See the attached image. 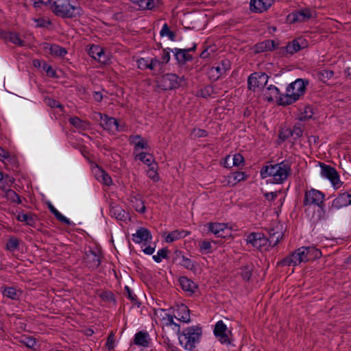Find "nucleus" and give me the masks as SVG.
Here are the masks:
<instances>
[{"instance_id": "obj_52", "label": "nucleus", "mask_w": 351, "mask_h": 351, "mask_svg": "<svg viewBox=\"0 0 351 351\" xmlns=\"http://www.w3.org/2000/svg\"><path fill=\"white\" fill-rule=\"evenodd\" d=\"M199 251L202 254H208L212 251L211 243L207 240L202 241L199 244Z\"/></svg>"}, {"instance_id": "obj_29", "label": "nucleus", "mask_w": 351, "mask_h": 351, "mask_svg": "<svg viewBox=\"0 0 351 351\" xmlns=\"http://www.w3.org/2000/svg\"><path fill=\"white\" fill-rule=\"evenodd\" d=\"M149 340V335L147 332L139 331L134 335V343L138 346L147 347Z\"/></svg>"}, {"instance_id": "obj_53", "label": "nucleus", "mask_w": 351, "mask_h": 351, "mask_svg": "<svg viewBox=\"0 0 351 351\" xmlns=\"http://www.w3.org/2000/svg\"><path fill=\"white\" fill-rule=\"evenodd\" d=\"M160 34L162 36H165V35L167 36L171 40H175L176 34L173 32H172L169 29V27L167 23H165L163 25Z\"/></svg>"}, {"instance_id": "obj_12", "label": "nucleus", "mask_w": 351, "mask_h": 351, "mask_svg": "<svg viewBox=\"0 0 351 351\" xmlns=\"http://www.w3.org/2000/svg\"><path fill=\"white\" fill-rule=\"evenodd\" d=\"M305 46L306 40L303 38L299 37L289 42L285 47H282L280 53L283 56H286L287 54L293 55L299 51L301 49L304 48Z\"/></svg>"}, {"instance_id": "obj_62", "label": "nucleus", "mask_w": 351, "mask_h": 351, "mask_svg": "<svg viewBox=\"0 0 351 351\" xmlns=\"http://www.w3.org/2000/svg\"><path fill=\"white\" fill-rule=\"evenodd\" d=\"M232 161L233 166L239 167L241 165L244 163V158L241 154H236L233 156Z\"/></svg>"}, {"instance_id": "obj_25", "label": "nucleus", "mask_w": 351, "mask_h": 351, "mask_svg": "<svg viewBox=\"0 0 351 351\" xmlns=\"http://www.w3.org/2000/svg\"><path fill=\"white\" fill-rule=\"evenodd\" d=\"M173 316L175 318L184 323H188L191 321L189 309L184 304L178 306L174 311Z\"/></svg>"}, {"instance_id": "obj_6", "label": "nucleus", "mask_w": 351, "mask_h": 351, "mask_svg": "<svg viewBox=\"0 0 351 351\" xmlns=\"http://www.w3.org/2000/svg\"><path fill=\"white\" fill-rule=\"evenodd\" d=\"M319 166L321 167V176L328 179L335 189H339L343 182L340 180L339 173L335 168L323 162H319Z\"/></svg>"}, {"instance_id": "obj_39", "label": "nucleus", "mask_w": 351, "mask_h": 351, "mask_svg": "<svg viewBox=\"0 0 351 351\" xmlns=\"http://www.w3.org/2000/svg\"><path fill=\"white\" fill-rule=\"evenodd\" d=\"M16 219L21 222H25L27 225L32 227H34L36 224L35 216L32 214L19 213L16 216Z\"/></svg>"}, {"instance_id": "obj_9", "label": "nucleus", "mask_w": 351, "mask_h": 351, "mask_svg": "<svg viewBox=\"0 0 351 351\" xmlns=\"http://www.w3.org/2000/svg\"><path fill=\"white\" fill-rule=\"evenodd\" d=\"M158 86L164 90L178 88L180 85V78L174 73H167L162 75L158 80Z\"/></svg>"}, {"instance_id": "obj_40", "label": "nucleus", "mask_w": 351, "mask_h": 351, "mask_svg": "<svg viewBox=\"0 0 351 351\" xmlns=\"http://www.w3.org/2000/svg\"><path fill=\"white\" fill-rule=\"evenodd\" d=\"M69 121L75 128L82 130H86L90 127V124L88 121H83L77 117L69 118Z\"/></svg>"}, {"instance_id": "obj_7", "label": "nucleus", "mask_w": 351, "mask_h": 351, "mask_svg": "<svg viewBox=\"0 0 351 351\" xmlns=\"http://www.w3.org/2000/svg\"><path fill=\"white\" fill-rule=\"evenodd\" d=\"M269 76L262 72H254L250 74L247 78V88L252 91H257L267 84Z\"/></svg>"}, {"instance_id": "obj_59", "label": "nucleus", "mask_w": 351, "mask_h": 351, "mask_svg": "<svg viewBox=\"0 0 351 351\" xmlns=\"http://www.w3.org/2000/svg\"><path fill=\"white\" fill-rule=\"evenodd\" d=\"M115 335L113 332H111L108 337L107 342H106V347L108 350H112L114 348L115 344Z\"/></svg>"}, {"instance_id": "obj_43", "label": "nucleus", "mask_w": 351, "mask_h": 351, "mask_svg": "<svg viewBox=\"0 0 351 351\" xmlns=\"http://www.w3.org/2000/svg\"><path fill=\"white\" fill-rule=\"evenodd\" d=\"M6 38L12 43L21 47L24 46L25 43V41L21 38L19 34L16 32H8Z\"/></svg>"}, {"instance_id": "obj_23", "label": "nucleus", "mask_w": 351, "mask_h": 351, "mask_svg": "<svg viewBox=\"0 0 351 351\" xmlns=\"http://www.w3.org/2000/svg\"><path fill=\"white\" fill-rule=\"evenodd\" d=\"M88 53L90 57L101 63L107 61L104 49L99 45H92Z\"/></svg>"}, {"instance_id": "obj_28", "label": "nucleus", "mask_w": 351, "mask_h": 351, "mask_svg": "<svg viewBox=\"0 0 351 351\" xmlns=\"http://www.w3.org/2000/svg\"><path fill=\"white\" fill-rule=\"evenodd\" d=\"M208 230L218 237H224L223 232L227 229L228 226L224 223L210 222L207 223Z\"/></svg>"}, {"instance_id": "obj_11", "label": "nucleus", "mask_w": 351, "mask_h": 351, "mask_svg": "<svg viewBox=\"0 0 351 351\" xmlns=\"http://www.w3.org/2000/svg\"><path fill=\"white\" fill-rule=\"evenodd\" d=\"M246 242L259 250L267 249L268 240L264 234L261 232H252L246 238Z\"/></svg>"}, {"instance_id": "obj_2", "label": "nucleus", "mask_w": 351, "mask_h": 351, "mask_svg": "<svg viewBox=\"0 0 351 351\" xmlns=\"http://www.w3.org/2000/svg\"><path fill=\"white\" fill-rule=\"evenodd\" d=\"M308 84L307 80L297 79L289 84L286 93L281 96L279 100L280 106H287L295 102L306 90V86Z\"/></svg>"}, {"instance_id": "obj_26", "label": "nucleus", "mask_w": 351, "mask_h": 351, "mask_svg": "<svg viewBox=\"0 0 351 351\" xmlns=\"http://www.w3.org/2000/svg\"><path fill=\"white\" fill-rule=\"evenodd\" d=\"M231 64L228 60H221L217 65L213 66L210 72H216V75H213L216 79H219L222 75L225 74L227 71L230 69Z\"/></svg>"}, {"instance_id": "obj_61", "label": "nucleus", "mask_w": 351, "mask_h": 351, "mask_svg": "<svg viewBox=\"0 0 351 351\" xmlns=\"http://www.w3.org/2000/svg\"><path fill=\"white\" fill-rule=\"evenodd\" d=\"M53 0H31L34 8H40L43 5H50Z\"/></svg>"}, {"instance_id": "obj_47", "label": "nucleus", "mask_w": 351, "mask_h": 351, "mask_svg": "<svg viewBox=\"0 0 351 351\" xmlns=\"http://www.w3.org/2000/svg\"><path fill=\"white\" fill-rule=\"evenodd\" d=\"M213 94H215V91L214 89V87L212 86H206L201 88L199 90L197 91V96L207 98L208 97H210Z\"/></svg>"}, {"instance_id": "obj_63", "label": "nucleus", "mask_w": 351, "mask_h": 351, "mask_svg": "<svg viewBox=\"0 0 351 351\" xmlns=\"http://www.w3.org/2000/svg\"><path fill=\"white\" fill-rule=\"evenodd\" d=\"M192 134L195 138H203L206 137L208 133L207 131L202 129H194L192 132Z\"/></svg>"}, {"instance_id": "obj_45", "label": "nucleus", "mask_w": 351, "mask_h": 351, "mask_svg": "<svg viewBox=\"0 0 351 351\" xmlns=\"http://www.w3.org/2000/svg\"><path fill=\"white\" fill-rule=\"evenodd\" d=\"M157 169L158 164L154 163V165L148 167V169L147 170V176L155 182L160 180Z\"/></svg>"}, {"instance_id": "obj_50", "label": "nucleus", "mask_w": 351, "mask_h": 351, "mask_svg": "<svg viewBox=\"0 0 351 351\" xmlns=\"http://www.w3.org/2000/svg\"><path fill=\"white\" fill-rule=\"evenodd\" d=\"M20 342L29 348H33L36 343V339L34 337L27 335L22 336Z\"/></svg>"}, {"instance_id": "obj_31", "label": "nucleus", "mask_w": 351, "mask_h": 351, "mask_svg": "<svg viewBox=\"0 0 351 351\" xmlns=\"http://www.w3.org/2000/svg\"><path fill=\"white\" fill-rule=\"evenodd\" d=\"M304 247V254H305V259H306V262L310 261H313L317 258H319L322 256V252L320 250L316 248L315 246H308Z\"/></svg>"}, {"instance_id": "obj_13", "label": "nucleus", "mask_w": 351, "mask_h": 351, "mask_svg": "<svg viewBox=\"0 0 351 351\" xmlns=\"http://www.w3.org/2000/svg\"><path fill=\"white\" fill-rule=\"evenodd\" d=\"M351 205V191L341 192L335 197L330 206V210H339Z\"/></svg>"}, {"instance_id": "obj_18", "label": "nucleus", "mask_w": 351, "mask_h": 351, "mask_svg": "<svg viewBox=\"0 0 351 351\" xmlns=\"http://www.w3.org/2000/svg\"><path fill=\"white\" fill-rule=\"evenodd\" d=\"M99 116L100 117V125L104 130L110 132L119 131V123L116 119L101 113L99 114Z\"/></svg>"}, {"instance_id": "obj_30", "label": "nucleus", "mask_w": 351, "mask_h": 351, "mask_svg": "<svg viewBox=\"0 0 351 351\" xmlns=\"http://www.w3.org/2000/svg\"><path fill=\"white\" fill-rule=\"evenodd\" d=\"M179 282L182 289L184 291L188 292L190 295L194 293L195 289L197 288L195 283L187 277H180L179 278Z\"/></svg>"}, {"instance_id": "obj_64", "label": "nucleus", "mask_w": 351, "mask_h": 351, "mask_svg": "<svg viewBox=\"0 0 351 351\" xmlns=\"http://www.w3.org/2000/svg\"><path fill=\"white\" fill-rule=\"evenodd\" d=\"M34 22L36 23V27H45L48 25L51 24L50 21H46L43 18H39V19H34Z\"/></svg>"}, {"instance_id": "obj_4", "label": "nucleus", "mask_w": 351, "mask_h": 351, "mask_svg": "<svg viewBox=\"0 0 351 351\" xmlns=\"http://www.w3.org/2000/svg\"><path fill=\"white\" fill-rule=\"evenodd\" d=\"M202 335V329L200 326L187 327L179 335L180 343L185 350L192 351L199 342Z\"/></svg>"}, {"instance_id": "obj_48", "label": "nucleus", "mask_w": 351, "mask_h": 351, "mask_svg": "<svg viewBox=\"0 0 351 351\" xmlns=\"http://www.w3.org/2000/svg\"><path fill=\"white\" fill-rule=\"evenodd\" d=\"M253 268L252 265H246L241 267V275L243 280L249 281L252 275Z\"/></svg>"}, {"instance_id": "obj_14", "label": "nucleus", "mask_w": 351, "mask_h": 351, "mask_svg": "<svg viewBox=\"0 0 351 351\" xmlns=\"http://www.w3.org/2000/svg\"><path fill=\"white\" fill-rule=\"evenodd\" d=\"M313 16L312 11L308 8H302L291 12L288 18L291 23L306 22Z\"/></svg>"}, {"instance_id": "obj_5", "label": "nucleus", "mask_w": 351, "mask_h": 351, "mask_svg": "<svg viewBox=\"0 0 351 351\" xmlns=\"http://www.w3.org/2000/svg\"><path fill=\"white\" fill-rule=\"evenodd\" d=\"M324 199L325 195L324 193L315 189H311L310 190H306L304 193L303 205L304 206H317L323 209L324 207Z\"/></svg>"}, {"instance_id": "obj_19", "label": "nucleus", "mask_w": 351, "mask_h": 351, "mask_svg": "<svg viewBox=\"0 0 351 351\" xmlns=\"http://www.w3.org/2000/svg\"><path fill=\"white\" fill-rule=\"evenodd\" d=\"M132 241L136 243H143V245H146L147 242L152 239V236L150 231L145 228H139L136 233L132 235Z\"/></svg>"}, {"instance_id": "obj_35", "label": "nucleus", "mask_w": 351, "mask_h": 351, "mask_svg": "<svg viewBox=\"0 0 351 351\" xmlns=\"http://www.w3.org/2000/svg\"><path fill=\"white\" fill-rule=\"evenodd\" d=\"M282 238V233L281 232L276 231L274 229H271L269 231V237H267L268 240L269 246L274 247L276 246L280 239Z\"/></svg>"}, {"instance_id": "obj_10", "label": "nucleus", "mask_w": 351, "mask_h": 351, "mask_svg": "<svg viewBox=\"0 0 351 351\" xmlns=\"http://www.w3.org/2000/svg\"><path fill=\"white\" fill-rule=\"evenodd\" d=\"M214 335L221 344L229 345L231 341L228 337V334H231V331L228 330L226 325L223 321H218L213 330Z\"/></svg>"}, {"instance_id": "obj_32", "label": "nucleus", "mask_w": 351, "mask_h": 351, "mask_svg": "<svg viewBox=\"0 0 351 351\" xmlns=\"http://www.w3.org/2000/svg\"><path fill=\"white\" fill-rule=\"evenodd\" d=\"M3 290L2 293L3 296H5L11 300H19L22 295V291L20 289H17L14 287H3Z\"/></svg>"}, {"instance_id": "obj_54", "label": "nucleus", "mask_w": 351, "mask_h": 351, "mask_svg": "<svg viewBox=\"0 0 351 351\" xmlns=\"http://www.w3.org/2000/svg\"><path fill=\"white\" fill-rule=\"evenodd\" d=\"M19 239L16 237H11L6 244V249L10 252H12L17 250L19 248Z\"/></svg>"}, {"instance_id": "obj_8", "label": "nucleus", "mask_w": 351, "mask_h": 351, "mask_svg": "<svg viewBox=\"0 0 351 351\" xmlns=\"http://www.w3.org/2000/svg\"><path fill=\"white\" fill-rule=\"evenodd\" d=\"M304 247H300L291 253L290 256L284 258L278 262L281 266H293L295 267L301 263H306Z\"/></svg>"}, {"instance_id": "obj_1", "label": "nucleus", "mask_w": 351, "mask_h": 351, "mask_svg": "<svg viewBox=\"0 0 351 351\" xmlns=\"http://www.w3.org/2000/svg\"><path fill=\"white\" fill-rule=\"evenodd\" d=\"M291 173V162L287 160L275 165H264L260 170V176L263 179L271 177V182L277 184L284 183Z\"/></svg>"}, {"instance_id": "obj_44", "label": "nucleus", "mask_w": 351, "mask_h": 351, "mask_svg": "<svg viewBox=\"0 0 351 351\" xmlns=\"http://www.w3.org/2000/svg\"><path fill=\"white\" fill-rule=\"evenodd\" d=\"M160 321L163 326H170L173 324V315L168 313L165 310L161 309L160 311Z\"/></svg>"}, {"instance_id": "obj_58", "label": "nucleus", "mask_w": 351, "mask_h": 351, "mask_svg": "<svg viewBox=\"0 0 351 351\" xmlns=\"http://www.w3.org/2000/svg\"><path fill=\"white\" fill-rule=\"evenodd\" d=\"M172 49H171L170 48H167V49H165L162 51V54H161V58H162V61H160L162 63V66H164V64L168 63L170 60V52L171 51Z\"/></svg>"}, {"instance_id": "obj_57", "label": "nucleus", "mask_w": 351, "mask_h": 351, "mask_svg": "<svg viewBox=\"0 0 351 351\" xmlns=\"http://www.w3.org/2000/svg\"><path fill=\"white\" fill-rule=\"evenodd\" d=\"M42 69L46 72L47 76L50 77H57L56 71L51 66L49 65L45 61H43Z\"/></svg>"}, {"instance_id": "obj_51", "label": "nucleus", "mask_w": 351, "mask_h": 351, "mask_svg": "<svg viewBox=\"0 0 351 351\" xmlns=\"http://www.w3.org/2000/svg\"><path fill=\"white\" fill-rule=\"evenodd\" d=\"M50 212L56 217V218L60 222L66 225H71V221L62 215L55 207L50 210Z\"/></svg>"}, {"instance_id": "obj_33", "label": "nucleus", "mask_w": 351, "mask_h": 351, "mask_svg": "<svg viewBox=\"0 0 351 351\" xmlns=\"http://www.w3.org/2000/svg\"><path fill=\"white\" fill-rule=\"evenodd\" d=\"M267 101H273L274 99H276L278 104H279V100L281 96L284 94H281L280 93V90L274 85H269L266 90L265 93Z\"/></svg>"}, {"instance_id": "obj_41", "label": "nucleus", "mask_w": 351, "mask_h": 351, "mask_svg": "<svg viewBox=\"0 0 351 351\" xmlns=\"http://www.w3.org/2000/svg\"><path fill=\"white\" fill-rule=\"evenodd\" d=\"M131 202L133 204V207L137 212L140 213H144L145 212L146 208L145 203L140 196L132 197Z\"/></svg>"}, {"instance_id": "obj_56", "label": "nucleus", "mask_w": 351, "mask_h": 351, "mask_svg": "<svg viewBox=\"0 0 351 351\" xmlns=\"http://www.w3.org/2000/svg\"><path fill=\"white\" fill-rule=\"evenodd\" d=\"M45 104L51 108H58L61 110H63V106L62 104H60V103L58 101H57L53 98L46 97L45 99Z\"/></svg>"}, {"instance_id": "obj_16", "label": "nucleus", "mask_w": 351, "mask_h": 351, "mask_svg": "<svg viewBox=\"0 0 351 351\" xmlns=\"http://www.w3.org/2000/svg\"><path fill=\"white\" fill-rule=\"evenodd\" d=\"M274 3V0H250V10L254 13H262L267 11Z\"/></svg>"}, {"instance_id": "obj_22", "label": "nucleus", "mask_w": 351, "mask_h": 351, "mask_svg": "<svg viewBox=\"0 0 351 351\" xmlns=\"http://www.w3.org/2000/svg\"><path fill=\"white\" fill-rule=\"evenodd\" d=\"M278 42H276L274 40H265L256 44L255 51L256 53H263L265 51H273L278 48Z\"/></svg>"}, {"instance_id": "obj_24", "label": "nucleus", "mask_w": 351, "mask_h": 351, "mask_svg": "<svg viewBox=\"0 0 351 351\" xmlns=\"http://www.w3.org/2000/svg\"><path fill=\"white\" fill-rule=\"evenodd\" d=\"M175 261L180 259L179 264L184 268L189 270H194L195 269V263L190 258L186 257L182 251L176 250L174 252Z\"/></svg>"}, {"instance_id": "obj_37", "label": "nucleus", "mask_w": 351, "mask_h": 351, "mask_svg": "<svg viewBox=\"0 0 351 351\" xmlns=\"http://www.w3.org/2000/svg\"><path fill=\"white\" fill-rule=\"evenodd\" d=\"M138 5L142 10H151L156 7L155 0H129Z\"/></svg>"}, {"instance_id": "obj_36", "label": "nucleus", "mask_w": 351, "mask_h": 351, "mask_svg": "<svg viewBox=\"0 0 351 351\" xmlns=\"http://www.w3.org/2000/svg\"><path fill=\"white\" fill-rule=\"evenodd\" d=\"M96 178L106 186H110L112 184V180L110 176L101 168L98 167L96 170Z\"/></svg>"}, {"instance_id": "obj_17", "label": "nucleus", "mask_w": 351, "mask_h": 351, "mask_svg": "<svg viewBox=\"0 0 351 351\" xmlns=\"http://www.w3.org/2000/svg\"><path fill=\"white\" fill-rule=\"evenodd\" d=\"M196 49V44H193V46L189 49H178L175 48L173 50H171V52L173 53L175 58L180 64H184L188 61H190L193 59L192 56L189 55L188 53L190 51H195Z\"/></svg>"}, {"instance_id": "obj_60", "label": "nucleus", "mask_w": 351, "mask_h": 351, "mask_svg": "<svg viewBox=\"0 0 351 351\" xmlns=\"http://www.w3.org/2000/svg\"><path fill=\"white\" fill-rule=\"evenodd\" d=\"M232 178L236 182L245 180L247 178L245 172L243 171H236L232 173Z\"/></svg>"}, {"instance_id": "obj_46", "label": "nucleus", "mask_w": 351, "mask_h": 351, "mask_svg": "<svg viewBox=\"0 0 351 351\" xmlns=\"http://www.w3.org/2000/svg\"><path fill=\"white\" fill-rule=\"evenodd\" d=\"M5 197L12 202L21 204L20 196L12 189L5 190Z\"/></svg>"}, {"instance_id": "obj_15", "label": "nucleus", "mask_w": 351, "mask_h": 351, "mask_svg": "<svg viewBox=\"0 0 351 351\" xmlns=\"http://www.w3.org/2000/svg\"><path fill=\"white\" fill-rule=\"evenodd\" d=\"M84 259L86 266L93 270L98 268L101 263L100 255L90 249L85 252Z\"/></svg>"}, {"instance_id": "obj_42", "label": "nucleus", "mask_w": 351, "mask_h": 351, "mask_svg": "<svg viewBox=\"0 0 351 351\" xmlns=\"http://www.w3.org/2000/svg\"><path fill=\"white\" fill-rule=\"evenodd\" d=\"M49 53L52 56L63 58L67 53V51L58 45H51Z\"/></svg>"}, {"instance_id": "obj_3", "label": "nucleus", "mask_w": 351, "mask_h": 351, "mask_svg": "<svg viewBox=\"0 0 351 351\" xmlns=\"http://www.w3.org/2000/svg\"><path fill=\"white\" fill-rule=\"evenodd\" d=\"M52 12L63 19H73L82 14V8L71 3L70 0H56L51 4Z\"/></svg>"}, {"instance_id": "obj_38", "label": "nucleus", "mask_w": 351, "mask_h": 351, "mask_svg": "<svg viewBox=\"0 0 351 351\" xmlns=\"http://www.w3.org/2000/svg\"><path fill=\"white\" fill-rule=\"evenodd\" d=\"M134 158L135 160H139L144 164L147 165L148 167L155 163L153 156L149 153L144 152L136 154L134 155Z\"/></svg>"}, {"instance_id": "obj_27", "label": "nucleus", "mask_w": 351, "mask_h": 351, "mask_svg": "<svg viewBox=\"0 0 351 351\" xmlns=\"http://www.w3.org/2000/svg\"><path fill=\"white\" fill-rule=\"evenodd\" d=\"M110 214L112 217H114L117 220L126 221L130 219V214L118 205L111 206L110 208Z\"/></svg>"}, {"instance_id": "obj_49", "label": "nucleus", "mask_w": 351, "mask_h": 351, "mask_svg": "<svg viewBox=\"0 0 351 351\" xmlns=\"http://www.w3.org/2000/svg\"><path fill=\"white\" fill-rule=\"evenodd\" d=\"M334 75V72L331 70L323 69L318 72L317 75L320 81L326 82L330 80Z\"/></svg>"}, {"instance_id": "obj_55", "label": "nucleus", "mask_w": 351, "mask_h": 351, "mask_svg": "<svg viewBox=\"0 0 351 351\" xmlns=\"http://www.w3.org/2000/svg\"><path fill=\"white\" fill-rule=\"evenodd\" d=\"M168 250L167 248H162L159 250L156 255L152 256L154 261L160 263L163 258H167Z\"/></svg>"}, {"instance_id": "obj_20", "label": "nucleus", "mask_w": 351, "mask_h": 351, "mask_svg": "<svg viewBox=\"0 0 351 351\" xmlns=\"http://www.w3.org/2000/svg\"><path fill=\"white\" fill-rule=\"evenodd\" d=\"M138 66L141 69H149L160 71L162 69V63L156 58L151 59L149 62L145 58H141L138 60Z\"/></svg>"}, {"instance_id": "obj_34", "label": "nucleus", "mask_w": 351, "mask_h": 351, "mask_svg": "<svg viewBox=\"0 0 351 351\" xmlns=\"http://www.w3.org/2000/svg\"><path fill=\"white\" fill-rule=\"evenodd\" d=\"M189 234L187 231L185 230H173L167 234L165 237V241L167 243H172L177 240L184 239Z\"/></svg>"}, {"instance_id": "obj_21", "label": "nucleus", "mask_w": 351, "mask_h": 351, "mask_svg": "<svg viewBox=\"0 0 351 351\" xmlns=\"http://www.w3.org/2000/svg\"><path fill=\"white\" fill-rule=\"evenodd\" d=\"M129 143L134 145V154H138L141 149H148L147 141L141 137V135H131L129 137Z\"/></svg>"}]
</instances>
